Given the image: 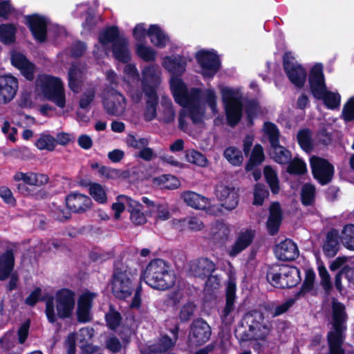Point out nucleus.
<instances>
[{
  "label": "nucleus",
  "mask_w": 354,
  "mask_h": 354,
  "mask_svg": "<svg viewBox=\"0 0 354 354\" xmlns=\"http://www.w3.org/2000/svg\"><path fill=\"white\" fill-rule=\"evenodd\" d=\"M254 236V233L252 230H244L241 231L229 252L230 255L234 257L245 250L252 243Z\"/></svg>",
  "instance_id": "2f4dec72"
},
{
  "label": "nucleus",
  "mask_w": 354,
  "mask_h": 354,
  "mask_svg": "<svg viewBox=\"0 0 354 354\" xmlns=\"http://www.w3.org/2000/svg\"><path fill=\"white\" fill-rule=\"evenodd\" d=\"M191 270L196 277H206L215 270V265L207 259H200L192 265Z\"/></svg>",
  "instance_id": "f704fd0d"
},
{
  "label": "nucleus",
  "mask_w": 354,
  "mask_h": 354,
  "mask_svg": "<svg viewBox=\"0 0 354 354\" xmlns=\"http://www.w3.org/2000/svg\"><path fill=\"white\" fill-rule=\"evenodd\" d=\"M173 224L179 230L186 229L200 230L203 227L202 221L196 217H190L183 220H175L173 221Z\"/></svg>",
  "instance_id": "37998d69"
},
{
  "label": "nucleus",
  "mask_w": 354,
  "mask_h": 354,
  "mask_svg": "<svg viewBox=\"0 0 354 354\" xmlns=\"http://www.w3.org/2000/svg\"><path fill=\"white\" fill-rule=\"evenodd\" d=\"M129 210L130 207H138L137 201L126 195H120L117 197L116 202L112 204L111 208L115 212V218L118 219L120 214L125 207Z\"/></svg>",
  "instance_id": "58836bf2"
},
{
  "label": "nucleus",
  "mask_w": 354,
  "mask_h": 354,
  "mask_svg": "<svg viewBox=\"0 0 354 354\" xmlns=\"http://www.w3.org/2000/svg\"><path fill=\"white\" fill-rule=\"evenodd\" d=\"M244 322L248 328V333L236 330V335L241 341H248L252 339H264L270 333L271 325L269 322L259 311L254 310L247 313L244 317Z\"/></svg>",
  "instance_id": "6e6552de"
},
{
  "label": "nucleus",
  "mask_w": 354,
  "mask_h": 354,
  "mask_svg": "<svg viewBox=\"0 0 354 354\" xmlns=\"http://www.w3.org/2000/svg\"><path fill=\"white\" fill-rule=\"evenodd\" d=\"M264 160V153L262 147L257 145L252 149L250 160L246 165V170H252L256 165L261 164Z\"/></svg>",
  "instance_id": "8fccbe9b"
},
{
  "label": "nucleus",
  "mask_w": 354,
  "mask_h": 354,
  "mask_svg": "<svg viewBox=\"0 0 354 354\" xmlns=\"http://www.w3.org/2000/svg\"><path fill=\"white\" fill-rule=\"evenodd\" d=\"M215 195L221 206L227 211L234 209L239 201V194L236 188L230 185L221 183L215 189Z\"/></svg>",
  "instance_id": "ddd939ff"
},
{
  "label": "nucleus",
  "mask_w": 354,
  "mask_h": 354,
  "mask_svg": "<svg viewBox=\"0 0 354 354\" xmlns=\"http://www.w3.org/2000/svg\"><path fill=\"white\" fill-rule=\"evenodd\" d=\"M263 130L265 133L268 136L271 145H275L279 142V131L277 127L270 122L264 124Z\"/></svg>",
  "instance_id": "0e129e2a"
},
{
  "label": "nucleus",
  "mask_w": 354,
  "mask_h": 354,
  "mask_svg": "<svg viewBox=\"0 0 354 354\" xmlns=\"http://www.w3.org/2000/svg\"><path fill=\"white\" fill-rule=\"evenodd\" d=\"M224 156L234 166L241 165L243 160L241 151L234 147H227L224 151Z\"/></svg>",
  "instance_id": "3c124183"
},
{
  "label": "nucleus",
  "mask_w": 354,
  "mask_h": 354,
  "mask_svg": "<svg viewBox=\"0 0 354 354\" xmlns=\"http://www.w3.org/2000/svg\"><path fill=\"white\" fill-rule=\"evenodd\" d=\"M18 81L12 75L0 76V104H7L15 96Z\"/></svg>",
  "instance_id": "412c9836"
},
{
  "label": "nucleus",
  "mask_w": 354,
  "mask_h": 354,
  "mask_svg": "<svg viewBox=\"0 0 354 354\" xmlns=\"http://www.w3.org/2000/svg\"><path fill=\"white\" fill-rule=\"evenodd\" d=\"M268 196V192L263 185L257 184L255 185L254 189V201L253 204L255 205H261L263 204V201Z\"/></svg>",
  "instance_id": "69168bd1"
},
{
  "label": "nucleus",
  "mask_w": 354,
  "mask_h": 354,
  "mask_svg": "<svg viewBox=\"0 0 354 354\" xmlns=\"http://www.w3.org/2000/svg\"><path fill=\"white\" fill-rule=\"evenodd\" d=\"M29 328V322H26L22 324L17 330V339H16V334L14 331L7 332L0 339L1 348L6 351H9L14 348L17 342L21 344H24L28 337Z\"/></svg>",
  "instance_id": "6ab92c4d"
},
{
  "label": "nucleus",
  "mask_w": 354,
  "mask_h": 354,
  "mask_svg": "<svg viewBox=\"0 0 354 354\" xmlns=\"http://www.w3.org/2000/svg\"><path fill=\"white\" fill-rule=\"evenodd\" d=\"M151 42L158 48H164L169 42L168 37L156 25H151L147 31Z\"/></svg>",
  "instance_id": "4c0bfd02"
},
{
  "label": "nucleus",
  "mask_w": 354,
  "mask_h": 354,
  "mask_svg": "<svg viewBox=\"0 0 354 354\" xmlns=\"http://www.w3.org/2000/svg\"><path fill=\"white\" fill-rule=\"evenodd\" d=\"M14 179L16 181L22 180L30 185L40 187L46 185L48 182L49 178L47 175L43 174L17 172L15 174Z\"/></svg>",
  "instance_id": "7c9ffc66"
},
{
  "label": "nucleus",
  "mask_w": 354,
  "mask_h": 354,
  "mask_svg": "<svg viewBox=\"0 0 354 354\" xmlns=\"http://www.w3.org/2000/svg\"><path fill=\"white\" fill-rule=\"evenodd\" d=\"M89 194L97 203L104 204L107 202L106 192L104 187L99 183H91L89 185Z\"/></svg>",
  "instance_id": "09e8293b"
},
{
  "label": "nucleus",
  "mask_w": 354,
  "mask_h": 354,
  "mask_svg": "<svg viewBox=\"0 0 354 354\" xmlns=\"http://www.w3.org/2000/svg\"><path fill=\"white\" fill-rule=\"evenodd\" d=\"M306 165L299 158L294 159L288 165V171L291 174H301L306 172Z\"/></svg>",
  "instance_id": "338daca9"
},
{
  "label": "nucleus",
  "mask_w": 354,
  "mask_h": 354,
  "mask_svg": "<svg viewBox=\"0 0 354 354\" xmlns=\"http://www.w3.org/2000/svg\"><path fill=\"white\" fill-rule=\"evenodd\" d=\"M145 95L147 97L146 105L144 110V118L147 121H151L157 116V104L158 97L156 91L153 90H146Z\"/></svg>",
  "instance_id": "72a5a7b5"
},
{
  "label": "nucleus",
  "mask_w": 354,
  "mask_h": 354,
  "mask_svg": "<svg viewBox=\"0 0 354 354\" xmlns=\"http://www.w3.org/2000/svg\"><path fill=\"white\" fill-rule=\"evenodd\" d=\"M37 91L48 100L57 107L64 109L66 106V95L64 85L58 77L41 75L36 81Z\"/></svg>",
  "instance_id": "0eeeda50"
},
{
  "label": "nucleus",
  "mask_w": 354,
  "mask_h": 354,
  "mask_svg": "<svg viewBox=\"0 0 354 354\" xmlns=\"http://www.w3.org/2000/svg\"><path fill=\"white\" fill-rule=\"evenodd\" d=\"M27 20L35 39L40 42L44 41L46 36L47 20L37 15L28 17Z\"/></svg>",
  "instance_id": "a878e982"
},
{
  "label": "nucleus",
  "mask_w": 354,
  "mask_h": 354,
  "mask_svg": "<svg viewBox=\"0 0 354 354\" xmlns=\"http://www.w3.org/2000/svg\"><path fill=\"white\" fill-rule=\"evenodd\" d=\"M103 104L108 113L116 116L123 115L127 108L126 98L116 91L109 92L104 100Z\"/></svg>",
  "instance_id": "a211bd4d"
},
{
  "label": "nucleus",
  "mask_w": 354,
  "mask_h": 354,
  "mask_svg": "<svg viewBox=\"0 0 354 354\" xmlns=\"http://www.w3.org/2000/svg\"><path fill=\"white\" fill-rule=\"evenodd\" d=\"M338 238V233L335 230H332L327 234L323 245V250L327 256L333 257L337 253L339 247Z\"/></svg>",
  "instance_id": "a19ab883"
},
{
  "label": "nucleus",
  "mask_w": 354,
  "mask_h": 354,
  "mask_svg": "<svg viewBox=\"0 0 354 354\" xmlns=\"http://www.w3.org/2000/svg\"><path fill=\"white\" fill-rule=\"evenodd\" d=\"M113 43V53L115 58L122 62L126 63L130 59V53L128 48L127 40L119 35L116 27H111L102 31L99 35V44L95 45L93 54L98 63L100 59L107 55L106 45Z\"/></svg>",
  "instance_id": "f03ea898"
},
{
  "label": "nucleus",
  "mask_w": 354,
  "mask_h": 354,
  "mask_svg": "<svg viewBox=\"0 0 354 354\" xmlns=\"http://www.w3.org/2000/svg\"><path fill=\"white\" fill-rule=\"evenodd\" d=\"M342 116L346 121L354 120V97H351L344 104Z\"/></svg>",
  "instance_id": "774afa93"
},
{
  "label": "nucleus",
  "mask_w": 354,
  "mask_h": 354,
  "mask_svg": "<svg viewBox=\"0 0 354 354\" xmlns=\"http://www.w3.org/2000/svg\"><path fill=\"white\" fill-rule=\"evenodd\" d=\"M267 279L273 286L279 288L293 287L301 281L299 270L288 266L271 269L267 274Z\"/></svg>",
  "instance_id": "1a4fd4ad"
},
{
  "label": "nucleus",
  "mask_w": 354,
  "mask_h": 354,
  "mask_svg": "<svg viewBox=\"0 0 354 354\" xmlns=\"http://www.w3.org/2000/svg\"><path fill=\"white\" fill-rule=\"evenodd\" d=\"M272 146L271 156L274 160L279 164H286L291 160V154L289 151L286 149L279 143Z\"/></svg>",
  "instance_id": "c03bdc74"
},
{
  "label": "nucleus",
  "mask_w": 354,
  "mask_h": 354,
  "mask_svg": "<svg viewBox=\"0 0 354 354\" xmlns=\"http://www.w3.org/2000/svg\"><path fill=\"white\" fill-rule=\"evenodd\" d=\"M162 66L171 74L170 79V88L175 102L183 109L179 114V128L185 131L183 119L185 113H189L194 121H198L203 117V111L194 107V103L198 100L199 91L196 88L188 90L185 84L178 75L185 71L187 58L180 55L170 57L166 56L162 62Z\"/></svg>",
  "instance_id": "f257e3e1"
},
{
  "label": "nucleus",
  "mask_w": 354,
  "mask_h": 354,
  "mask_svg": "<svg viewBox=\"0 0 354 354\" xmlns=\"http://www.w3.org/2000/svg\"><path fill=\"white\" fill-rule=\"evenodd\" d=\"M299 145L305 151H309L312 148L310 133L308 130H301L297 134Z\"/></svg>",
  "instance_id": "052dcab7"
},
{
  "label": "nucleus",
  "mask_w": 354,
  "mask_h": 354,
  "mask_svg": "<svg viewBox=\"0 0 354 354\" xmlns=\"http://www.w3.org/2000/svg\"><path fill=\"white\" fill-rule=\"evenodd\" d=\"M175 118L176 112L171 100L167 96H162L158 111V120L165 123H171Z\"/></svg>",
  "instance_id": "473e14b6"
},
{
  "label": "nucleus",
  "mask_w": 354,
  "mask_h": 354,
  "mask_svg": "<svg viewBox=\"0 0 354 354\" xmlns=\"http://www.w3.org/2000/svg\"><path fill=\"white\" fill-rule=\"evenodd\" d=\"M133 274L128 270L117 271L112 281L113 294L119 299L129 297L133 290Z\"/></svg>",
  "instance_id": "f8f14e48"
},
{
  "label": "nucleus",
  "mask_w": 354,
  "mask_h": 354,
  "mask_svg": "<svg viewBox=\"0 0 354 354\" xmlns=\"http://www.w3.org/2000/svg\"><path fill=\"white\" fill-rule=\"evenodd\" d=\"M14 250L7 249L0 254V280L6 279L12 273L15 267Z\"/></svg>",
  "instance_id": "bb28decb"
},
{
  "label": "nucleus",
  "mask_w": 354,
  "mask_h": 354,
  "mask_svg": "<svg viewBox=\"0 0 354 354\" xmlns=\"http://www.w3.org/2000/svg\"><path fill=\"white\" fill-rule=\"evenodd\" d=\"M178 328L175 326L171 330V337L162 335L156 344L151 348L152 352H163L171 348L175 344L178 337Z\"/></svg>",
  "instance_id": "c9c22d12"
},
{
  "label": "nucleus",
  "mask_w": 354,
  "mask_h": 354,
  "mask_svg": "<svg viewBox=\"0 0 354 354\" xmlns=\"http://www.w3.org/2000/svg\"><path fill=\"white\" fill-rule=\"evenodd\" d=\"M141 279L150 287L165 290L174 286L175 276L162 259L151 261L143 272Z\"/></svg>",
  "instance_id": "20e7f679"
},
{
  "label": "nucleus",
  "mask_w": 354,
  "mask_h": 354,
  "mask_svg": "<svg viewBox=\"0 0 354 354\" xmlns=\"http://www.w3.org/2000/svg\"><path fill=\"white\" fill-rule=\"evenodd\" d=\"M57 145L55 138L48 133H41L35 142V146L39 150L52 151Z\"/></svg>",
  "instance_id": "49530a36"
},
{
  "label": "nucleus",
  "mask_w": 354,
  "mask_h": 354,
  "mask_svg": "<svg viewBox=\"0 0 354 354\" xmlns=\"http://www.w3.org/2000/svg\"><path fill=\"white\" fill-rule=\"evenodd\" d=\"M124 78L126 82V86L127 84H131L130 82L132 83L136 82L138 83L139 81V73L136 68V66L133 64H127L124 68Z\"/></svg>",
  "instance_id": "bf43d9fd"
},
{
  "label": "nucleus",
  "mask_w": 354,
  "mask_h": 354,
  "mask_svg": "<svg viewBox=\"0 0 354 354\" xmlns=\"http://www.w3.org/2000/svg\"><path fill=\"white\" fill-rule=\"evenodd\" d=\"M274 254L281 261H292L298 257L299 251L294 242L286 239L276 245Z\"/></svg>",
  "instance_id": "b1692460"
},
{
  "label": "nucleus",
  "mask_w": 354,
  "mask_h": 354,
  "mask_svg": "<svg viewBox=\"0 0 354 354\" xmlns=\"http://www.w3.org/2000/svg\"><path fill=\"white\" fill-rule=\"evenodd\" d=\"M236 285L232 280L229 281L226 292V304L221 313V319L226 324H230L234 319L233 312L235 300Z\"/></svg>",
  "instance_id": "393cba45"
},
{
  "label": "nucleus",
  "mask_w": 354,
  "mask_h": 354,
  "mask_svg": "<svg viewBox=\"0 0 354 354\" xmlns=\"http://www.w3.org/2000/svg\"><path fill=\"white\" fill-rule=\"evenodd\" d=\"M212 330L209 325L203 319L194 320L189 333V341L194 345H201L207 342L211 336Z\"/></svg>",
  "instance_id": "dca6fc26"
},
{
  "label": "nucleus",
  "mask_w": 354,
  "mask_h": 354,
  "mask_svg": "<svg viewBox=\"0 0 354 354\" xmlns=\"http://www.w3.org/2000/svg\"><path fill=\"white\" fill-rule=\"evenodd\" d=\"M66 203L68 209L74 212H85L92 205L91 199L80 193L69 194L66 198Z\"/></svg>",
  "instance_id": "5701e85b"
},
{
  "label": "nucleus",
  "mask_w": 354,
  "mask_h": 354,
  "mask_svg": "<svg viewBox=\"0 0 354 354\" xmlns=\"http://www.w3.org/2000/svg\"><path fill=\"white\" fill-rule=\"evenodd\" d=\"M347 261L348 259L346 257H338L330 263V269L336 270L341 268L340 272H344L345 277L348 280H352L353 279L354 268L348 267L346 265Z\"/></svg>",
  "instance_id": "a18cd8bd"
},
{
  "label": "nucleus",
  "mask_w": 354,
  "mask_h": 354,
  "mask_svg": "<svg viewBox=\"0 0 354 354\" xmlns=\"http://www.w3.org/2000/svg\"><path fill=\"white\" fill-rule=\"evenodd\" d=\"M186 160L192 164L199 167H206L208 165V160L201 153L196 150H188L186 152Z\"/></svg>",
  "instance_id": "864d4df0"
},
{
  "label": "nucleus",
  "mask_w": 354,
  "mask_h": 354,
  "mask_svg": "<svg viewBox=\"0 0 354 354\" xmlns=\"http://www.w3.org/2000/svg\"><path fill=\"white\" fill-rule=\"evenodd\" d=\"M86 68L82 64H74L68 72V86L75 93L80 90V85L84 80Z\"/></svg>",
  "instance_id": "c756f323"
},
{
  "label": "nucleus",
  "mask_w": 354,
  "mask_h": 354,
  "mask_svg": "<svg viewBox=\"0 0 354 354\" xmlns=\"http://www.w3.org/2000/svg\"><path fill=\"white\" fill-rule=\"evenodd\" d=\"M309 84L313 95L317 99L322 100L327 108L334 109L339 106L340 95L326 88L322 64H317L312 68L309 75Z\"/></svg>",
  "instance_id": "423d86ee"
},
{
  "label": "nucleus",
  "mask_w": 354,
  "mask_h": 354,
  "mask_svg": "<svg viewBox=\"0 0 354 354\" xmlns=\"http://www.w3.org/2000/svg\"><path fill=\"white\" fill-rule=\"evenodd\" d=\"M181 199L188 206L197 209H204L209 204V198L192 191L181 193Z\"/></svg>",
  "instance_id": "cd10ccee"
},
{
  "label": "nucleus",
  "mask_w": 354,
  "mask_h": 354,
  "mask_svg": "<svg viewBox=\"0 0 354 354\" xmlns=\"http://www.w3.org/2000/svg\"><path fill=\"white\" fill-rule=\"evenodd\" d=\"M310 162L314 178L322 185H326L332 180L334 167L327 160L313 156Z\"/></svg>",
  "instance_id": "2eb2a0df"
},
{
  "label": "nucleus",
  "mask_w": 354,
  "mask_h": 354,
  "mask_svg": "<svg viewBox=\"0 0 354 354\" xmlns=\"http://www.w3.org/2000/svg\"><path fill=\"white\" fill-rule=\"evenodd\" d=\"M196 89L199 91V98H198V100L194 103V106L198 110L203 111V117L201 118V119L200 120L195 122L191 118L189 113H185L184 115V119H183L184 124L186 127V129L185 131H187V122H185L186 116H189V118L192 120V121L195 124L201 123L203 122V120L205 118V111H204L203 106H202L201 104V98L205 101V102L208 105V106H209V108L212 110V113L215 114L217 113V107H216L217 106V97H216L215 91L212 88H207V89L203 91V93L201 94V91L198 88H196Z\"/></svg>",
  "instance_id": "aec40b11"
},
{
  "label": "nucleus",
  "mask_w": 354,
  "mask_h": 354,
  "mask_svg": "<svg viewBox=\"0 0 354 354\" xmlns=\"http://www.w3.org/2000/svg\"><path fill=\"white\" fill-rule=\"evenodd\" d=\"M161 71L156 65H149L142 71V89L145 93L146 90L156 91L161 82Z\"/></svg>",
  "instance_id": "4be33fe9"
},
{
  "label": "nucleus",
  "mask_w": 354,
  "mask_h": 354,
  "mask_svg": "<svg viewBox=\"0 0 354 354\" xmlns=\"http://www.w3.org/2000/svg\"><path fill=\"white\" fill-rule=\"evenodd\" d=\"M196 57L201 66V74L203 77H212L219 69V59L214 51L201 50L197 52Z\"/></svg>",
  "instance_id": "4468645a"
},
{
  "label": "nucleus",
  "mask_w": 354,
  "mask_h": 354,
  "mask_svg": "<svg viewBox=\"0 0 354 354\" xmlns=\"http://www.w3.org/2000/svg\"><path fill=\"white\" fill-rule=\"evenodd\" d=\"M281 221V211L278 203H273L270 208L268 229L271 234L277 232Z\"/></svg>",
  "instance_id": "e433bc0d"
},
{
  "label": "nucleus",
  "mask_w": 354,
  "mask_h": 354,
  "mask_svg": "<svg viewBox=\"0 0 354 354\" xmlns=\"http://www.w3.org/2000/svg\"><path fill=\"white\" fill-rule=\"evenodd\" d=\"M137 54L145 61H153L156 56V52L153 49L142 44L137 46Z\"/></svg>",
  "instance_id": "e2e57ef3"
},
{
  "label": "nucleus",
  "mask_w": 354,
  "mask_h": 354,
  "mask_svg": "<svg viewBox=\"0 0 354 354\" xmlns=\"http://www.w3.org/2000/svg\"><path fill=\"white\" fill-rule=\"evenodd\" d=\"M138 207H130L131 220L135 225H142L146 223L147 219L145 214L141 212L142 205L137 202Z\"/></svg>",
  "instance_id": "680f3d73"
},
{
  "label": "nucleus",
  "mask_w": 354,
  "mask_h": 354,
  "mask_svg": "<svg viewBox=\"0 0 354 354\" xmlns=\"http://www.w3.org/2000/svg\"><path fill=\"white\" fill-rule=\"evenodd\" d=\"M221 93L228 123L231 126H234L239 122L241 117L242 104L241 95L239 92L228 87H222Z\"/></svg>",
  "instance_id": "9d476101"
},
{
  "label": "nucleus",
  "mask_w": 354,
  "mask_h": 354,
  "mask_svg": "<svg viewBox=\"0 0 354 354\" xmlns=\"http://www.w3.org/2000/svg\"><path fill=\"white\" fill-rule=\"evenodd\" d=\"M97 294L88 290L82 292L77 299V318L82 323L88 322L91 320V308L93 301Z\"/></svg>",
  "instance_id": "f3484780"
},
{
  "label": "nucleus",
  "mask_w": 354,
  "mask_h": 354,
  "mask_svg": "<svg viewBox=\"0 0 354 354\" xmlns=\"http://www.w3.org/2000/svg\"><path fill=\"white\" fill-rule=\"evenodd\" d=\"M301 202L304 205H312L315 198V188L311 184H305L301 189Z\"/></svg>",
  "instance_id": "6e6d98bb"
},
{
  "label": "nucleus",
  "mask_w": 354,
  "mask_h": 354,
  "mask_svg": "<svg viewBox=\"0 0 354 354\" xmlns=\"http://www.w3.org/2000/svg\"><path fill=\"white\" fill-rule=\"evenodd\" d=\"M295 300L292 298L287 299L281 304H273L269 307V313L275 317L285 313L294 304Z\"/></svg>",
  "instance_id": "5fc2aeb1"
},
{
  "label": "nucleus",
  "mask_w": 354,
  "mask_h": 354,
  "mask_svg": "<svg viewBox=\"0 0 354 354\" xmlns=\"http://www.w3.org/2000/svg\"><path fill=\"white\" fill-rule=\"evenodd\" d=\"M93 336V329L91 328H82L77 334V340L83 344V350L88 354H92L97 351V347L91 344H87Z\"/></svg>",
  "instance_id": "ea45409f"
},
{
  "label": "nucleus",
  "mask_w": 354,
  "mask_h": 354,
  "mask_svg": "<svg viewBox=\"0 0 354 354\" xmlns=\"http://www.w3.org/2000/svg\"><path fill=\"white\" fill-rule=\"evenodd\" d=\"M154 185L160 187L161 189H174L180 186L179 180L171 175H162L153 179Z\"/></svg>",
  "instance_id": "79ce46f5"
},
{
  "label": "nucleus",
  "mask_w": 354,
  "mask_h": 354,
  "mask_svg": "<svg viewBox=\"0 0 354 354\" xmlns=\"http://www.w3.org/2000/svg\"><path fill=\"white\" fill-rule=\"evenodd\" d=\"M12 64L17 68L26 78L32 80L35 67L21 53H14L11 58Z\"/></svg>",
  "instance_id": "c85d7f7f"
},
{
  "label": "nucleus",
  "mask_w": 354,
  "mask_h": 354,
  "mask_svg": "<svg viewBox=\"0 0 354 354\" xmlns=\"http://www.w3.org/2000/svg\"><path fill=\"white\" fill-rule=\"evenodd\" d=\"M15 28L12 25L0 26V39L5 44H9L15 39Z\"/></svg>",
  "instance_id": "13d9d810"
},
{
  "label": "nucleus",
  "mask_w": 354,
  "mask_h": 354,
  "mask_svg": "<svg viewBox=\"0 0 354 354\" xmlns=\"http://www.w3.org/2000/svg\"><path fill=\"white\" fill-rule=\"evenodd\" d=\"M346 314L344 306L336 301H333V329L328 333V354H346L343 348L345 340Z\"/></svg>",
  "instance_id": "39448f33"
},
{
  "label": "nucleus",
  "mask_w": 354,
  "mask_h": 354,
  "mask_svg": "<svg viewBox=\"0 0 354 354\" xmlns=\"http://www.w3.org/2000/svg\"><path fill=\"white\" fill-rule=\"evenodd\" d=\"M264 176L272 192L274 194H277L279 190V186L276 171L272 167L266 166L264 168Z\"/></svg>",
  "instance_id": "603ef678"
},
{
  "label": "nucleus",
  "mask_w": 354,
  "mask_h": 354,
  "mask_svg": "<svg viewBox=\"0 0 354 354\" xmlns=\"http://www.w3.org/2000/svg\"><path fill=\"white\" fill-rule=\"evenodd\" d=\"M149 143V140L146 138L136 137L131 134L128 135L126 138L127 146L139 151L143 147L148 146Z\"/></svg>",
  "instance_id": "4d7b16f0"
},
{
  "label": "nucleus",
  "mask_w": 354,
  "mask_h": 354,
  "mask_svg": "<svg viewBox=\"0 0 354 354\" xmlns=\"http://www.w3.org/2000/svg\"><path fill=\"white\" fill-rule=\"evenodd\" d=\"M339 238L342 244L347 249L354 251V225L350 224L344 226Z\"/></svg>",
  "instance_id": "de8ad7c7"
},
{
  "label": "nucleus",
  "mask_w": 354,
  "mask_h": 354,
  "mask_svg": "<svg viewBox=\"0 0 354 354\" xmlns=\"http://www.w3.org/2000/svg\"><path fill=\"white\" fill-rule=\"evenodd\" d=\"M75 293L68 288L56 292L55 296L46 302V315L48 321L54 323L59 319L69 318L73 313Z\"/></svg>",
  "instance_id": "7ed1b4c3"
},
{
  "label": "nucleus",
  "mask_w": 354,
  "mask_h": 354,
  "mask_svg": "<svg viewBox=\"0 0 354 354\" xmlns=\"http://www.w3.org/2000/svg\"><path fill=\"white\" fill-rule=\"evenodd\" d=\"M283 68L290 81L297 87H302L306 80V70L297 62L294 55L288 52L283 56Z\"/></svg>",
  "instance_id": "9b49d317"
}]
</instances>
